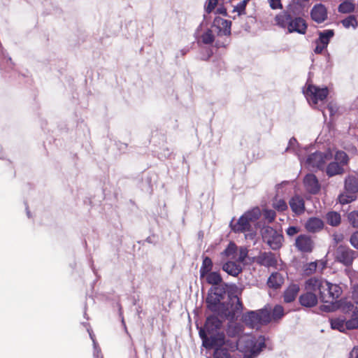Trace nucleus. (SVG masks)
<instances>
[{
    "label": "nucleus",
    "instance_id": "1",
    "mask_svg": "<svg viewBox=\"0 0 358 358\" xmlns=\"http://www.w3.org/2000/svg\"><path fill=\"white\" fill-rule=\"evenodd\" d=\"M224 294V292L222 289L215 288L213 291H211L208 294L206 298L207 307L212 312H219L222 309V312L220 314L221 316L232 322L241 313L243 308V305L237 296H234L230 299V307L224 308V304L221 303Z\"/></svg>",
    "mask_w": 358,
    "mask_h": 358
},
{
    "label": "nucleus",
    "instance_id": "2",
    "mask_svg": "<svg viewBox=\"0 0 358 358\" xmlns=\"http://www.w3.org/2000/svg\"><path fill=\"white\" fill-rule=\"evenodd\" d=\"M222 321L215 315L206 318L203 327H201L199 334L202 340V345L206 349L227 345L226 336L221 331Z\"/></svg>",
    "mask_w": 358,
    "mask_h": 358
},
{
    "label": "nucleus",
    "instance_id": "3",
    "mask_svg": "<svg viewBox=\"0 0 358 358\" xmlns=\"http://www.w3.org/2000/svg\"><path fill=\"white\" fill-rule=\"evenodd\" d=\"M307 290L317 293L323 303H334L341 296L343 289L338 284L332 283L322 277H312L305 283Z\"/></svg>",
    "mask_w": 358,
    "mask_h": 358
},
{
    "label": "nucleus",
    "instance_id": "4",
    "mask_svg": "<svg viewBox=\"0 0 358 358\" xmlns=\"http://www.w3.org/2000/svg\"><path fill=\"white\" fill-rule=\"evenodd\" d=\"M229 350H238L245 355L243 358H255L266 347L265 338L263 336H255L243 334L238 341H228L226 345Z\"/></svg>",
    "mask_w": 358,
    "mask_h": 358
},
{
    "label": "nucleus",
    "instance_id": "5",
    "mask_svg": "<svg viewBox=\"0 0 358 358\" xmlns=\"http://www.w3.org/2000/svg\"><path fill=\"white\" fill-rule=\"evenodd\" d=\"M260 216L259 208H254L246 211L237 220L234 217L229 223V227L234 233L249 232L252 231V224L257 221Z\"/></svg>",
    "mask_w": 358,
    "mask_h": 358
},
{
    "label": "nucleus",
    "instance_id": "6",
    "mask_svg": "<svg viewBox=\"0 0 358 358\" xmlns=\"http://www.w3.org/2000/svg\"><path fill=\"white\" fill-rule=\"evenodd\" d=\"M243 322L252 329H259L262 325H266L271 322V310L267 307L250 310L242 316Z\"/></svg>",
    "mask_w": 358,
    "mask_h": 358
},
{
    "label": "nucleus",
    "instance_id": "7",
    "mask_svg": "<svg viewBox=\"0 0 358 358\" xmlns=\"http://www.w3.org/2000/svg\"><path fill=\"white\" fill-rule=\"evenodd\" d=\"M331 154L329 152H315L304 159L299 155V160L301 163H304L308 168L317 169L323 170L325 167L326 163L330 160Z\"/></svg>",
    "mask_w": 358,
    "mask_h": 358
},
{
    "label": "nucleus",
    "instance_id": "8",
    "mask_svg": "<svg viewBox=\"0 0 358 358\" xmlns=\"http://www.w3.org/2000/svg\"><path fill=\"white\" fill-rule=\"evenodd\" d=\"M262 237L264 241L274 250L280 249L284 241L282 233L268 226L263 228Z\"/></svg>",
    "mask_w": 358,
    "mask_h": 358
},
{
    "label": "nucleus",
    "instance_id": "9",
    "mask_svg": "<svg viewBox=\"0 0 358 358\" xmlns=\"http://www.w3.org/2000/svg\"><path fill=\"white\" fill-rule=\"evenodd\" d=\"M334 256L336 262L345 266H350L352 264L356 257V252L347 245H339L336 248Z\"/></svg>",
    "mask_w": 358,
    "mask_h": 358
},
{
    "label": "nucleus",
    "instance_id": "10",
    "mask_svg": "<svg viewBox=\"0 0 358 358\" xmlns=\"http://www.w3.org/2000/svg\"><path fill=\"white\" fill-rule=\"evenodd\" d=\"M308 101L313 105H316L319 101H324L329 94L327 87L320 88L315 85H309L305 92Z\"/></svg>",
    "mask_w": 358,
    "mask_h": 358
},
{
    "label": "nucleus",
    "instance_id": "11",
    "mask_svg": "<svg viewBox=\"0 0 358 358\" xmlns=\"http://www.w3.org/2000/svg\"><path fill=\"white\" fill-rule=\"evenodd\" d=\"M256 262L261 266L265 267L276 268L278 264V259L276 255L271 252H264L260 253L256 257Z\"/></svg>",
    "mask_w": 358,
    "mask_h": 358
},
{
    "label": "nucleus",
    "instance_id": "12",
    "mask_svg": "<svg viewBox=\"0 0 358 358\" xmlns=\"http://www.w3.org/2000/svg\"><path fill=\"white\" fill-rule=\"evenodd\" d=\"M297 249L303 252H311L314 248V241L306 234L299 235L295 241Z\"/></svg>",
    "mask_w": 358,
    "mask_h": 358
},
{
    "label": "nucleus",
    "instance_id": "13",
    "mask_svg": "<svg viewBox=\"0 0 358 358\" xmlns=\"http://www.w3.org/2000/svg\"><path fill=\"white\" fill-rule=\"evenodd\" d=\"M243 330L244 327L242 324L230 322L226 329V341H238V338L243 336Z\"/></svg>",
    "mask_w": 358,
    "mask_h": 358
},
{
    "label": "nucleus",
    "instance_id": "14",
    "mask_svg": "<svg viewBox=\"0 0 358 358\" xmlns=\"http://www.w3.org/2000/svg\"><path fill=\"white\" fill-rule=\"evenodd\" d=\"M303 184L306 191L310 194H316L320 190V185L314 174H307L303 178Z\"/></svg>",
    "mask_w": 358,
    "mask_h": 358
},
{
    "label": "nucleus",
    "instance_id": "15",
    "mask_svg": "<svg viewBox=\"0 0 358 358\" xmlns=\"http://www.w3.org/2000/svg\"><path fill=\"white\" fill-rule=\"evenodd\" d=\"M310 16L313 21L317 23L323 22L327 18L326 7L322 3L315 5L310 11Z\"/></svg>",
    "mask_w": 358,
    "mask_h": 358
},
{
    "label": "nucleus",
    "instance_id": "16",
    "mask_svg": "<svg viewBox=\"0 0 358 358\" xmlns=\"http://www.w3.org/2000/svg\"><path fill=\"white\" fill-rule=\"evenodd\" d=\"M307 27V23L302 17H292L290 25L289 26V33L297 32L301 34H304L306 32Z\"/></svg>",
    "mask_w": 358,
    "mask_h": 358
},
{
    "label": "nucleus",
    "instance_id": "17",
    "mask_svg": "<svg viewBox=\"0 0 358 358\" xmlns=\"http://www.w3.org/2000/svg\"><path fill=\"white\" fill-rule=\"evenodd\" d=\"M292 211L296 215L303 214L305 211L304 199L299 195L292 196L289 201Z\"/></svg>",
    "mask_w": 358,
    "mask_h": 358
},
{
    "label": "nucleus",
    "instance_id": "18",
    "mask_svg": "<svg viewBox=\"0 0 358 358\" xmlns=\"http://www.w3.org/2000/svg\"><path fill=\"white\" fill-rule=\"evenodd\" d=\"M222 268L227 274L234 277L238 276L243 271L241 264L236 262V260H229L224 263L222 266Z\"/></svg>",
    "mask_w": 358,
    "mask_h": 358
},
{
    "label": "nucleus",
    "instance_id": "19",
    "mask_svg": "<svg viewBox=\"0 0 358 358\" xmlns=\"http://www.w3.org/2000/svg\"><path fill=\"white\" fill-rule=\"evenodd\" d=\"M317 296L313 291L308 290L306 293L301 294L299 297V302L305 307H313L317 303Z\"/></svg>",
    "mask_w": 358,
    "mask_h": 358
},
{
    "label": "nucleus",
    "instance_id": "20",
    "mask_svg": "<svg viewBox=\"0 0 358 358\" xmlns=\"http://www.w3.org/2000/svg\"><path fill=\"white\" fill-rule=\"evenodd\" d=\"M305 227L308 231L315 233L323 229L324 222L321 219L318 217H310L306 221Z\"/></svg>",
    "mask_w": 358,
    "mask_h": 358
},
{
    "label": "nucleus",
    "instance_id": "21",
    "mask_svg": "<svg viewBox=\"0 0 358 358\" xmlns=\"http://www.w3.org/2000/svg\"><path fill=\"white\" fill-rule=\"evenodd\" d=\"M300 290L299 285L292 284L285 291L283 298L285 303L294 301Z\"/></svg>",
    "mask_w": 358,
    "mask_h": 358
},
{
    "label": "nucleus",
    "instance_id": "22",
    "mask_svg": "<svg viewBox=\"0 0 358 358\" xmlns=\"http://www.w3.org/2000/svg\"><path fill=\"white\" fill-rule=\"evenodd\" d=\"M213 24L217 26L225 36L230 35L231 22L221 17H215Z\"/></svg>",
    "mask_w": 358,
    "mask_h": 358
},
{
    "label": "nucleus",
    "instance_id": "23",
    "mask_svg": "<svg viewBox=\"0 0 358 358\" xmlns=\"http://www.w3.org/2000/svg\"><path fill=\"white\" fill-rule=\"evenodd\" d=\"M326 173L331 178L337 175H341L345 172V169L337 162H331L326 166Z\"/></svg>",
    "mask_w": 358,
    "mask_h": 358
},
{
    "label": "nucleus",
    "instance_id": "24",
    "mask_svg": "<svg viewBox=\"0 0 358 358\" xmlns=\"http://www.w3.org/2000/svg\"><path fill=\"white\" fill-rule=\"evenodd\" d=\"M284 282L282 275L278 272L273 273L268 279L267 285L273 289L279 288Z\"/></svg>",
    "mask_w": 358,
    "mask_h": 358
},
{
    "label": "nucleus",
    "instance_id": "25",
    "mask_svg": "<svg viewBox=\"0 0 358 358\" xmlns=\"http://www.w3.org/2000/svg\"><path fill=\"white\" fill-rule=\"evenodd\" d=\"M345 189L355 194L358 192V180L353 176H348L345 180Z\"/></svg>",
    "mask_w": 358,
    "mask_h": 358
},
{
    "label": "nucleus",
    "instance_id": "26",
    "mask_svg": "<svg viewBox=\"0 0 358 358\" xmlns=\"http://www.w3.org/2000/svg\"><path fill=\"white\" fill-rule=\"evenodd\" d=\"M292 17V15L289 13L284 12L276 15L275 22L278 26L282 28H287L289 31V26L290 25Z\"/></svg>",
    "mask_w": 358,
    "mask_h": 358
},
{
    "label": "nucleus",
    "instance_id": "27",
    "mask_svg": "<svg viewBox=\"0 0 358 358\" xmlns=\"http://www.w3.org/2000/svg\"><path fill=\"white\" fill-rule=\"evenodd\" d=\"M329 322L333 329L338 330L341 332L345 331V317L344 316L331 317L329 319Z\"/></svg>",
    "mask_w": 358,
    "mask_h": 358
},
{
    "label": "nucleus",
    "instance_id": "28",
    "mask_svg": "<svg viewBox=\"0 0 358 358\" xmlns=\"http://www.w3.org/2000/svg\"><path fill=\"white\" fill-rule=\"evenodd\" d=\"M319 38L316 40L315 43H320L325 45H328L330 40L334 36V31L333 29H325L318 33Z\"/></svg>",
    "mask_w": 358,
    "mask_h": 358
},
{
    "label": "nucleus",
    "instance_id": "29",
    "mask_svg": "<svg viewBox=\"0 0 358 358\" xmlns=\"http://www.w3.org/2000/svg\"><path fill=\"white\" fill-rule=\"evenodd\" d=\"M213 262L208 257L203 258L202 264L199 270L200 277L204 278L213 268Z\"/></svg>",
    "mask_w": 358,
    "mask_h": 358
},
{
    "label": "nucleus",
    "instance_id": "30",
    "mask_svg": "<svg viewBox=\"0 0 358 358\" xmlns=\"http://www.w3.org/2000/svg\"><path fill=\"white\" fill-rule=\"evenodd\" d=\"M221 255L230 260H235L237 256V246L234 242H230Z\"/></svg>",
    "mask_w": 358,
    "mask_h": 358
},
{
    "label": "nucleus",
    "instance_id": "31",
    "mask_svg": "<svg viewBox=\"0 0 358 358\" xmlns=\"http://www.w3.org/2000/svg\"><path fill=\"white\" fill-rule=\"evenodd\" d=\"M350 158L347 153L342 150H337L334 154V162H337L341 165L342 167L348 166Z\"/></svg>",
    "mask_w": 358,
    "mask_h": 358
},
{
    "label": "nucleus",
    "instance_id": "32",
    "mask_svg": "<svg viewBox=\"0 0 358 358\" xmlns=\"http://www.w3.org/2000/svg\"><path fill=\"white\" fill-rule=\"evenodd\" d=\"M213 348H215L213 358H231L229 351L231 350L226 345Z\"/></svg>",
    "mask_w": 358,
    "mask_h": 358
},
{
    "label": "nucleus",
    "instance_id": "33",
    "mask_svg": "<svg viewBox=\"0 0 358 358\" xmlns=\"http://www.w3.org/2000/svg\"><path fill=\"white\" fill-rule=\"evenodd\" d=\"M326 219L327 223L333 227L339 225L341 221V215L335 211H331L327 213Z\"/></svg>",
    "mask_w": 358,
    "mask_h": 358
},
{
    "label": "nucleus",
    "instance_id": "34",
    "mask_svg": "<svg viewBox=\"0 0 358 358\" xmlns=\"http://www.w3.org/2000/svg\"><path fill=\"white\" fill-rule=\"evenodd\" d=\"M341 22L343 24V26L346 29H348L350 27L355 29L358 27L357 17L354 15H350L348 16L345 19L342 20Z\"/></svg>",
    "mask_w": 358,
    "mask_h": 358
},
{
    "label": "nucleus",
    "instance_id": "35",
    "mask_svg": "<svg viewBox=\"0 0 358 358\" xmlns=\"http://www.w3.org/2000/svg\"><path fill=\"white\" fill-rule=\"evenodd\" d=\"M206 276L207 282L210 285H217L222 280V278L218 272L210 271Z\"/></svg>",
    "mask_w": 358,
    "mask_h": 358
},
{
    "label": "nucleus",
    "instance_id": "36",
    "mask_svg": "<svg viewBox=\"0 0 358 358\" xmlns=\"http://www.w3.org/2000/svg\"><path fill=\"white\" fill-rule=\"evenodd\" d=\"M355 6L353 3L345 1L341 3L338 8V11L341 13H350L355 10Z\"/></svg>",
    "mask_w": 358,
    "mask_h": 358
},
{
    "label": "nucleus",
    "instance_id": "37",
    "mask_svg": "<svg viewBox=\"0 0 358 358\" xmlns=\"http://www.w3.org/2000/svg\"><path fill=\"white\" fill-rule=\"evenodd\" d=\"M285 315L284 308L281 305H276L274 306L272 311H271V320H279Z\"/></svg>",
    "mask_w": 358,
    "mask_h": 358
},
{
    "label": "nucleus",
    "instance_id": "38",
    "mask_svg": "<svg viewBox=\"0 0 358 358\" xmlns=\"http://www.w3.org/2000/svg\"><path fill=\"white\" fill-rule=\"evenodd\" d=\"M8 65L9 68H13V62L11 58L6 56L2 49H0V68L6 69L5 65Z\"/></svg>",
    "mask_w": 358,
    "mask_h": 358
},
{
    "label": "nucleus",
    "instance_id": "39",
    "mask_svg": "<svg viewBox=\"0 0 358 358\" xmlns=\"http://www.w3.org/2000/svg\"><path fill=\"white\" fill-rule=\"evenodd\" d=\"M355 199L356 195L355 194L348 193L347 192L346 193L341 194L338 196V201L343 205L351 203L352 201H355Z\"/></svg>",
    "mask_w": 358,
    "mask_h": 358
},
{
    "label": "nucleus",
    "instance_id": "40",
    "mask_svg": "<svg viewBox=\"0 0 358 358\" xmlns=\"http://www.w3.org/2000/svg\"><path fill=\"white\" fill-rule=\"evenodd\" d=\"M273 206L276 210L279 212H283L285 210H287L288 208L286 201L284 199H275L273 201Z\"/></svg>",
    "mask_w": 358,
    "mask_h": 358
},
{
    "label": "nucleus",
    "instance_id": "41",
    "mask_svg": "<svg viewBox=\"0 0 358 358\" xmlns=\"http://www.w3.org/2000/svg\"><path fill=\"white\" fill-rule=\"evenodd\" d=\"M201 41L204 44H211L214 41V35L210 29H208L201 36Z\"/></svg>",
    "mask_w": 358,
    "mask_h": 358
},
{
    "label": "nucleus",
    "instance_id": "42",
    "mask_svg": "<svg viewBox=\"0 0 358 358\" xmlns=\"http://www.w3.org/2000/svg\"><path fill=\"white\" fill-rule=\"evenodd\" d=\"M264 218L268 222H273L276 217V213L273 210L264 209L263 210Z\"/></svg>",
    "mask_w": 358,
    "mask_h": 358
},
{
    "label": "nucleus",
    "instance_id": "43",
    "mask_svg": "<svg viewBox=\"0 0 358 358\" xmlns=\"http://www.w3.org/2000/svg\"><path fill=\"white\" fill-rule=\"evenodd\" d=\"M358 329V317H352L350 320H345V330Z\"/></svg>",
    "mask_w": 358,
    "mask_h": 358
},
{
    "label": "nucleus",
    "instance_id": "44",
    "mask_svg": "<svg viewBox=\"0 0 358 358\" xmlns=\"http://www.w3.org/2000/svg\"><path fill=\"white\" fill-rule=\"evenodd\" d=\"M350 224L355 228H358V210L352 211L348 215Z\"/></svg>",
    "mask_w": 358,
    "mask_h": 358
},
{
    "label": "nucleus",
    "instance_id": "45",
    "mask_svg": "<svg viewBox=\"0 0 358 358\" xmlns=\"http://www.w3.org/2000/svg\"><path fill=\"white\" fill-rule=\"evenodd\" d=\"M317 267V262H310L306 265L304 272L306 275H311L316 271Z\"/></svg>",
    "mask_w": 358,
    "mask_h": 358
},
{
    "label": "nucleus",
    "instance_id": "46",
    "mask_svg": "<svg viewBox=\"0 0 358 358\" xmlns=\"http://www.w3.org/2000/svg\"><path fill=\"white\" fill-rule=\"evenodd\" d=\"M245 1L239 2L234 8V12H237L238 15L245 14Z\"/></svg>",
    "mask_w": 358,
    "mask_h": 358
},
{
    "label": "nucleus",
    "instance_id": "47",
    "mask_svg": "<svg viewBox=\"0 0 358 358\" xmlns=\"http://www.w3.org/2000/svg\"><path fill=\"white\" fill-rule=\"evenodd\" d=\"M217 3V0H207V5L206 6V11L208 13H211Z\"/></svg>",
    "mask_w": 358,
    "mask_h": 358
},
{
    "label": "nucleus",
    "instance_id": "48",
    "mask_svg": "<svg viewBox=\"0 0 358 358\" xmlns=\"http://www.w3.org/2000/svg\"><path fill=\"white\" fill-rule=\"evenodd\" d=\"M247 257V250L245 249H241L240 253L236 257L235 260L239 262L241 264L245 260Z\"/></svg>",
    "mask_w": 358,
    "mask_h": 358
},
{
    "label": "nucleus",
    "instance_id": "49",
    "mask_svg": "<svg viewBox=\"0 0 358 358\" xmlns=\"http://www.w3.org/2000/svg\"><path fill=\"white\" fill-rule=\"evenodd\" d=\"M299 232V227L290 226L286 229V233L289 236H293Z\"/></svg>",
    "mask_w": 358,
    "mask_h": 358
},
{
    "label": "nucleus",
    "instance_id": "50",
    "mask_svg": "<svg viewBox=\"0 0 358 358\" xmlns=\"http://www.w3.org/2000/svg\"><path fill=\"white\" fill-rule=\"evenodd\" d=\"M350 242L354 248L358 249V231L352 234Z\"/></svg>",
    "mask_w": 358,
    "mask_h": 358
},
{
    "label": "nucleus",
    "instance_id": "51",
    "mask_svg": "<svg viewBox=\"0 0 358 358\" xmlns=\"http://www.w3.org/2000/svg\"><path fill=\"white\" fill-rule=\"evenodd\" d=\"M270 6L272 9L282 8V3L280 0H268Z\"/></svg>",
    "mask_w": 358,
    "mask_h": 358
},
{
    "label": "nucleus",
    "instance_id": "52",
    "mask_svg": "<svg viewBox=\"0 0 358 358\" xmlns=\"http://www.w3.org/2000/svg\"><path fill=\"white\" fill-rule=\"evenodd\" d=\"M352 297L354 301L358 304V284L355 285L352 288Z\"/></svg>",
    "mask_w": 358,
    "mask_h": 358
},
{
    "label": "nucleus",
    "instance_id": "53",
    "mask_svg": "<svg viewBox=\"0 0 358 358\" xmlns=\"http://www.w3.org/2000/svg\"><path fill=\"white\" fill-rule=\"evenodd\" d=\"M343 239H344V236L342 234H333L334 243L336 245H338V243L343 242Z\"/></svg>",
    "mask_w": 358,
    "mask_h": 358
},
{
    "label": "nucleus",
    "instance_id": "54",
    "mask_svg": "<svg viewBox=\"0 0 358 358\" xmlns=\"http://www.w3.org/2000/svg\"><path fill=\"white\" fill-rule=\"evenodd\" d=\"M327 48V46L322 43H316V47L314 50V52L316 54H321Z\"/></svg>",
    "mask_w": 358,
    "mask_h": 358
},
{
    "label": "nucleus",
    "instance_id": "55",
    "mask_svg": "<svg viewBox=\"0 0 358 358\" xmlns=\"http://www.w3.org/2000/svg\"><path fill=\"white\" fill-rule=\"evenodd\" d=\"M297 144H298V143H297L296 139L295 138H292L289 141V144L286 149V151H290V150L295 151L294 146Z\"/></svg>",
    "mask_w": 358,
    "mask_h": 358
},
{
    "label": "nucleus",
    "instance_id": "56",
    "mask_svg": "<svg viewBox=\"0 0 358 358\" xmlns=\"http://www.w3.org/2000/svg\"><path fill=\"white\" fill-rule=\"evenodd\" d=\"M94 346V358H103L101 355V349L99 348L98 344Z\"/></svg>",
    "mask_w": 358,
    "mask_h": 358
},
{
    "label": "nucleus",
    "instance_id": "57",
    "mask_svg": "<svg viewBox=\"0 0 358 358\" xmlns=\"http://www.w3.org/2000/svg\"><path fill=\"white\" fill-rule=\"evenodd\" d=\"M354 308V305L351 302H347L345 303V306L343 307V310L344 311L352 310Z\"/></svg>",
    "mask_w": 358,
    "mask_h": 358
},
{
    "label": "nucleus",
    "instance_id": "58",
    "mask_svg": "<svg viewBox=\"0 0 358 358\" xmlns=\"http://www.w3.org/2000/svg\"><path fill=\"white\" fill-rule=\"evenodd\" d=\"M349 358H358V347H355L352 350Z\"/></svg>",
    "mask_w": 358,
    "mask_h": 358
},
{
    "label": "nucleus",
    "instance_id": "59",
    "mask_svg": "<svg viewBox=\"0 0 358 358\" xmlns=\"http://www.w3.org/2000/svg\"><path fill=\"white\" fill-rule=\"evenodd\" d=\"M87 331L89 332L90 337V338L92 339V341L93 342V345L96 346V345L98 344V343L96 341L95 336L93 334V332L92 331H90V329H88Z\"/></svg>",
    "mask_w": 358,
    "mask_h": 358
},
{
    "label": "nucleus",
    "instance_id": "60",
    "mask_svg": "<svg viewBox=\"0 0 358 358\" xmlns=\"http://www.w3.org/2000/svg\"><path fill=\"white\" fill-rule=\"evenodd\" d=\"M26 209H27V216H28L29 217H30V211L29 210L28 207H27V208H26Z\"/></svg>",
    "mask_w": 358,
    "mask_h": 358
},
{
    "label": "nucleus",
    "instance_id": "61",
    "mask_svg": "<svg viewBox=\"0 0 358 358\" xmlns=\"http://www.w3.org/2000/svg\"><path fill=\"white\" fill-rule=\"evenodd\" d=\"M328 108L330 111V114L332 115V113H333V109H332V107L331 106H328Z\"/></svg>",
    "mask_w": 358,
    "mask_h": 358
},
{
    "label": "nucleus",
    "instance_id": "62",
    "mask_svg": "<svg viewBox=\"0 0 358 358\" xmlns=\"http://www.w3.org/2000/svg\"><path fill=\"white\" fill-rule=\"evenodd\" d=\"M181 53L182 55H185L187 53V50L183 49L181 50Z\"/></svg>",
    "mask_w": 358,
    "mask_h": 358
},
{
    "label": "nucleus",
    "instance_id": "63",
    "mask_svg": "<svg viewBox=\"0 0 358 358\" xmlns=\"http://www.w3.org/2000/svg\"><path fill=\"white\" fill-rule=\"evenodd\" d=\"M219 11H220V13H224V14L226 13L225 11H222V10H220V9H219Z\"/></svg>",
    "mask_w": 358,
    "mask_h": 358
},
{
    "label": "nucleus",
    "instance_id": "64",
    "mask_svg": "<svg viewBox=\"0 0 358 358\" xmlns=\"http://www.w3.org/2000/svg\"><path fill=\"white\" fill-rule=\"evenodd\" d=\"M250 0H243L242 1H245V6H247V3Z\"/></svg>",
    "mask_w": 358,
    "mask_h": 358
}]
</instances>
